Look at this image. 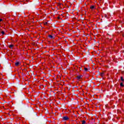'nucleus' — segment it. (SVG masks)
<instances>
[{
    "label": "nucleus",
    "mask_w": 124,
    "mask_h": 124,
    "mask_svg": "<svg viewBox=\"0 0 124 124\" xmlns=\"http://www.w3.org/2000/svg\"><path fill=\"white\" fill-rule=\"evenodd\" d=\"M83 78V75H80L78 76V84H80V82L82 81Z\"/></svg>",
    "instance_id": "obj_1"
},
{
    "label": "nucleus",
    "mask_w": 124,
    "mask_h": 124,
    "mask_svg": "<svg viewBox=\"0 0 124 124\" xmlns=\"http://www.w3.org/2000/svg\"><path fill=\"white\" fill-rule=\"evenodd\" d=\"M62 120L63 121H68V120H69V118H68L67 116H64L62 118Z\"/></svg>",
    "instance_id": "obj_2"
},
{
    "label": "nucleus",
    "mask_w": 124,
    "mask_h": 124,
    "mask_svg": "<svg viewBox=\"0 0 124 124\" xmlns=\"http://www.w3.org/2000/svg\"><path fill=\"white\" fill-rule=\"evenodd\" d=\"M15 65L16 66H19V65H20V62H17L15 63Z\"/></svg>",
    "instance_id": "obj_3"
},
{
    "label": "nucleus",
    "mask_w": 124,
    "mask_h": 124,
    "mask_svg": "<svg viewBox=\"0 0 124 124\" xmlns=\"http://www.w3.org/2000/svg\"><path fill=\"white\" fill-rule=\"evenodd\" d=\"M13 47H14V45H10L9 46V48H10V49H13Z\"/></svg>",
    "instance_id": "obj_4"
},
{
    "label": "nucleus",
    "mask_w": 124,
    "mask_h": 124,
    "mask_svg": "<svg viewBox=\"0 0 124 124\" xmlns=\"http://www.w3.org/2000/svg\"><path fill=\"white\" fill-rule=\"evenodd\" d=\"M48 37L50 38V39H54V36L52 35H48Z\"/></svg>",
    "instance_id": "obj_5"
},
{
    "label": "nucleus",
    "mask_w": 124,
    "mask_h": 124,
    "mask_svg": "<svg viewBox=\"0 0 124 124\" xmlns=\"http://www.w3.org/2000/svg\"><path fill=\"white\" fill-rule=\"evenodd\" d=\"M90 9H92V10H93V9H94V6L93 5H91L90 6Z\"/></svg>",
    "instance_id": "obj_6"
},
{
    "label": "nucleus",
    "mask_w": 124,
    "mask_h": 124,
    "mask_svg": "<svg viewBox=\"0 0 124 124\" xmlns=\"http://www.w3.org/2000/svg\"><path fill=\"white\" fill-rule=\"evenodd\" d=\"M100 76H101V77H103V76H104V72H103L101 73Z\"/></svg>",
    "instance_id": "obj_7"
},
{
    "label": "nucleus",
    "mask_w": 124,
    "mask_h": 124,
    "mask_svg": "<svg viewBox=\"0 0 124 124\" xmlns=\"http://www.w3.org/2000/svg\"><path fill=\"white\" fill-rule=\"evenodd\" d=\"M62 3H58L57 4V6H60V7H61V6H62Z\"/></svg>",
    "instance_id": "obj_8"
},
{
    "label": "nucleus",
    "mask_w": 124,
    "mask_h": 124,
    "mask_svg": "<svg viewBox=\"0 0 124 124\" xmlns=\"http://www.w3.org/2000/svg\"><path fill=\"white\" fill-rule=\"evenodd\" d=\"M121 81H122V82H124V77H121Z\"/></svg>",
    "instance_id": "obj_9"
},
{
    "label": "nucleus",
    "mask_w": 124,
    "mask_h": 124,
    "mask_svg": "<svg viewBox=\"0 0 124 124\" xmlns=\"http://www.w3.org/2000/svg\"><path fill=\"white\" fill-rule=\"evenodd\" d=\"M82 124H86V121L85 120L82 121Z\"/></svg>",
    "instance_id": "obj_10"
},
{
    "label": "nucleus",
    "mask_w": 124,
    "mask_h": 124,
    "mask_svg": "<svg viewBox=\"0 0 124 124\" xmlns=\"http://www.w3.org/2000/svg\"><path fill=\"white\" fill-rule=\"evenodd\" d=\"M44 26H47V25H48V22H46L44 23Z\"/></svg>",
    "instance_id": "obj_11"
},
{
    "label": "nucleus",
    "mask_w": 124,
    "mask_h": 124,
    "mask_svg": "<svg viewBox=\"0 0 124 124\" xmlns=\"http://www.w3.org/2000/svg\"><path fill=\"white\" fill-rule=\"evenodd\" d=\"M120 86H121V87H124V83H123V82H121V83H120Z\"/></svg>",
    "instance_id": "obj_12"
},
{
    "label": "nucleus",
    "mask_w": 124,
    "mask_h": 124,
    "mask_svg": "<svg viewBox=\"0 0 124 124\" xmlns=\"http://www.w3.org/2000/svg\"><path fill=\"white\" fill-rule=\"evenodd\" d=\"M1 33L2 34V35H4V34H5V33L4 32V31H2L1 32Z\"/></svg>",
    "instance_id": "obj_13"
},
{
    "label": "nucleus",
    "mask_w": 124,
    "mask_h": 124,
    "mask_svg": "<svg viewBox=\"0 0 124 124\" xmlns=\"http://www.w3.org/2000/svg\"><path fill=\"white\" fill-rule=\"evenodd\" d=\"M84 70H85V71H88L87 68H84Z\"/></svg>",
    "instance_id": "obj_14"
},
{
    "label": "nucleus",
    "mask_w": 124,
    "mask_h": 124,
    "mask_svg": "<svg viewBox=\"0 0 124 124\" xmlns=\"http://www.w3.org/2000/svg\"><path fill=\"white\" fill-rule=\"evenodd\" d=\"M79 70H80V71H81V70H82V68H81L80 67H79Z\"/></svg>",
    "instance_id": "obj_15"
},
{
    "label": "nucleus",
    "mask_w": 124,
    "mask_h": 124,
    "mask_svg": "<svg viewBox=\"0 0 124 124\" xmlns=\"http://www.w3.org/2000/svg\"><path fill=\"white\" fill-rule=\"evenodd\" d=\"M1 21H2V19L0 18V22H1Z\"/></svg>",
    "instance_id": "obj_16"
},
{
    "label": "nucleus",
    "mask_w": 124,
    "mask_h": 124,
    "mask_svg": "<svg viewBox=\"0 0 124 124\" xmlns=\"http://www.w3.org/2000/svg\"><path fill=\"white\" fill-rule=\"evenodd\" d=\"M122 36H123V37H124V34H123L122 35Z\"/></svg>",
    "instance_id": "obj_17"
},
{
    "label": "nucleus",
    "mask_w": 124,
    "mask_h": 124,
    "mask_svg": "<svg viewBox=\"0 0 124 124\" xmlns=\"http://www.w3.org/2000/svg\"><path fill=\"white\" fill-rule=\"evenodd\" d=\"M77 78L78 79V76H77Z\"/></svg>",
    "instance_id": "obj_18"
},
{
    "label": "nucleus",
    "mask_w": 124,
    "mask_h": 124,
    "mask_svg": "<svg viewBox=\"0 0 124 124\" xmlns=\"http://www.w3.org/2000/svg\"><path fill=\"white\" fill-rule=\"evenodd\" d=\"M82 87H80V88L81 89Z\"/></svg>",
    "instance_id": "obj_19"
}]
</instances>
